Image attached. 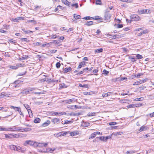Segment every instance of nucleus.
I'll use <instances>...</instances> for the list:
<instances>
[{
  "instance_id": "f257e3e1",
  "label": "nucleus",
  "mask_w": 154,
  "mask_h": 154,
  "mask_svg": "<svg viewBox=\"0 0 154 154\" xmlns=\"http://www.w3.org/2000/svg\"><path fill=\"white\" fill-rule=\"evenodd\" d=\"M130 18L132 21H137L140 20V17L137 14L131 15L130 16Z\"/></svg>"
},
{
  "instance_id": "f03ea898",
  "label": "nucleus",
  "mask_w": 154,
  "mask_h": 154,
  "mask_svg": "<svg viewBox=\"0 0 154 154\" xmlns=\"http://www.w3.org/2000/svg\"><path fill=\"white\" fill-rule=\"evenodd\" d=\"M66 113L65 112H51L50 113V114L51 116L63 115H66Z\"/></svg>"
},
{
  "instance_id": "7ed1b4c3",
  "label": "nucleus",
  "mask_w": 154,
  "mask_h": 154,
  "mask_svg": "<svg viewBox=\"0 0 154 154\" xmlns=\"http://www.w3.org/2000/svg\"><path fill=\"white\" fill-rule=\"evenodd\" d=\"M138 13L140 14H142L145 13H150L151 12L149 10L142 9L138 11Z\"/></svg>"
},
{
  "instance_id": "20e7f679",
  "label": "nucleus",
  "mask_w": 154,
  "mask_h": 154,
  "mask_svg": "<svg viewBox=\"0 0 154 154\" xmlns=\"http://www.w3.org/2000/svg\"><path fill=\"white\" fill-rule=\"evenodd\" d=\"M5 137L6 138L9 139H12L16 137L17 135L16 134H5Z\"/></svg>"
},
{
  "instance_id": "39448f33",
  "label": "nucleus",
  "mask_w": 154,
  "mask_h": 154,
  "mask_svg": "<svg viewBox=\"0 0 154 154\" xmlns=\"http://www.w3.org/2000/svg\"><path fill=\"white\" fill-rule=\"evenodd\" d=\"M111 138V137L106 136L104 137V136L100 137H99V139L101 141H106L107 139Z\"/></svg>"
},
{
  "instance_id": "423d86ee",
  "label": "nucleus",
  "mask_w": 154,
  "mask_h": 154,
  "mask_svg": "<svg viewBox=\"0 0 154 154\" xmlns=\"http://www.w3.org/2000/svg\"><path fill=\"white\" fill-rule=\"evenodd\" d=\"M12 128L10 127L8 128H5L2 127L1 131H15Z\"/></svg>"
},
{
  "instance_id": "0eeeda50",
  "label": "nucleus",
  "mask_w": 154,
  "mask_h": 154,
  "mask_svg": "<svg viewBox=\"0 0 154 154\" xmlns=\"http://www.w3.org/2000/svg\"><path fill=\"white\" fill-rule=\"evenodd\" d=\"M33 143V141L31 140H28L26 141L23 143V145L26 146L28 145L32 146Z\"/></svg>"
},
{
  "instance_id": "6e6552de",
  "label": "nucleus",
  "mask_w": 154,
  "mask_h": 154,
  "mask_svg": "<svg viewBox=\"0 0 154 154\" xmlns=\"http://www.w3.org/2000/svg\"><path fill=\"white\" fill-rule=\"evenodd\" d=\"M111 17L110 14L108 13H106L104 15V20H109Z\"/></svg>"
},
{
  "instance_id": "1a4fd4ad",
  "label": "nucleus",
  "mask_w": 154,
  "mask_h": 154,
  "mask_svg": "<svg viewBox=\"0 0 154 154\" xmlns=\"http://www.w3.org/2000/svg\"><path fill=\"white\" fill-rule=\"evenodd\" d=\"M113 93L112 92H110L105 94H102V96L103 97H106L111 95L113 94Z\"/></svg>"
},
{
  "instance_id": "9d476101",
  "label": "nucleus",
  "mask_w": 154,
  "mask_h": 154,
  "mask_svg": "<svg viewBox=\"0 0 154 154\" xmlns=\"http://www.w3.org/2000/svg\"><path fill=\"white\" fill-rule=\"evenodd\" d=\"M147 126L143 125L140 128V129L138 131V133H140L142 131H145L147 129Z\"/></svg>"
},
{
  "instance_id": "9b49d317",
  "label": "nucleus",
  "mask_w": 154,
  "mask_h": 154,
  "mask_svg": "<svg viewBox=\"0 0 154 154\" xmlns=\"http://www.w3.org/2000/svg\"><path fill=\"white\" fill-rule=\"evenodd\" d=\"M81 113L80 112H77V113H75V112H71L69 113H68L67 115L68 116H78L80 115Z\"/></svg>"
},
{
  "instance_id": "f8f14e48",
  "label": "nucleus",
  "mask_w": 154,
  "mask_h": 154,
  "mask_svg": "<svg viewBox=\"0 0 154 154\" xmlns=\"http://www.w3.org/2000/svg\"><path fill=\"white\" fill-rule=\"evenodd\" d=\"M23 19H24L22 17H18L17 18H12V20L14 22H18L19 21V20H23Z\"/></svg>"
},
{
  "instance_id": "ddd939ff",
  "label": "nucleus",
  "mask_w": 154,
  "mask_h": 154,
  "mask_svg": "<svg viewBox=\"0 0 154 154\" xmlns=\"http://www.w3.org/2000/svg\"><path fill=\"white\" fill-rule=\"evenodd\" d=\"M30 91L29 88L26 89L24 90H23L21 93L23 94H29Z\"/></svg>"
},
{
  "instance_id": "4468645a",
  "label": "nucleus",
  "mask_w": 154,
  "mask_h": 154,
  "mask_svg": "<svg viewBox=\"0 0 154 154\" xmlns=\"http://www.w3.org/2000/svg\"><path fill=\"white\" fill-rule=\"evenodd\" d=\"M138 104H131L128 105L127 107L128 108H132V107H137L138 106H139Z\"/></svg>"
},
{
  "instance_id": "2eb2a0df",
  "label": "nucleus",
  "mask_w": 154,
  "mask_h": 154,
  "mask_svg": "<svg viewBox=\"0 0 154 154\" xmlns=\"http://www.w3.org/2000/svg\"><path fill=\"white\" fill-rule=\"evenodd\" d=\"M48 143H38V147H46L48 145Z\"/></svg>"
},
{
  "instance_id": "dca6fc26",
  "label": "nucleus",
  "mask_w": 154,
  "mask_h": 154,
  "mask_svg": "<svg viewBox=\"0 0 154 154\" xmlns=\"http://www.w3.org/2000/svg\"><path fill=\"white\" fill-rule=\"evenodd\" d=\"M51 80L50 78H45L44 79H42L40 80H39L38 81V82H45V81H48L51 82Z\"/></svg>"
},
{
  "instance_id": "f3484780",
  "label": "nucleus",
  "mask_w": 154,
  "mask_h": 154,
  "mask_svg": "<svg viewBox=\"0 0 154 154\" xmlns=\"http://www.w3.org/2000/svg\"><path fill=\"white\" fill-rule=\"evenodd\" d=\"M76 101V100H75V99L72 98V99H71L69 100H66L65 101V102L66 103H70L72 101Z\"/></svg>"
},
{
  "instance_id": "a211bd4d",
  "label": "nucleus",
  "mask_w": 154,
  "mask_h": 154,
  "mask_svg": "<svg viewBox=\"0 0 154 154\" xmlns=\"http://www.w3.org/2000/svg\"><path fill=\"white\" fill-rule=\"evenodd\" d=\"M85 65V62L84 61H83L80 63L78 67V69H80L82 66H84Z\"/></svg>"
},
{
  "instance_id": "6ab92c4d",
  "label": "nucleus",
  "mask_w": 154,
  "mask_h": 154,
  "mask_svg": "<svg viewBox=\"0 0 154 154\" xmlns=\"http://www.w3.org/2000/svg\"><path fill=\"white\" fill-rule=\"evenodd\" d=\"M79 134V132L77 131H74L73 132H70L69 134L72 136H74Z\"/></svg>"
},
{
  "instance_id": "aec40b11",
  "label": "nucleus",
  "mask_w": 154,
  "mask_h": 154,
  "mask_svg": "<svg viewBox=\"0 0 154 154\" xmlns=\"http://www.w3.org/2000/svg\"><path fill=\"white\" fill-rule=\"evenodd\" d=\"M24 106H25V107L26 108V109H27L28 110V112L29 113V112H31V113H32V111H31V110L30 109V108L28 104H24Z\"/></svg>"
},
{
  "instance_id": "412c9836",
  "label": "nucleus",
  "mask_w": 154,
  "mask_h": 154,
  "mask_svg": "<svg viewBox=\"0 0 154 154\" xmlns=\"http://www.w3.org/2000/svg\"><path fill=\"white\" fill-rule=\"evenodd\" d=\"M103 51V48H100L99 49H97L95 50L94 51V52L95 54H97L100 53H101Z\"/></svg>"
},
{
  "instance_id": "4be33fe9",
  "label": "nucleus",
  "mask_w": 154,
  "mask_h": 154,
  "mask_svg": "<svg viewBox=\"0 0 154 154\" xmlns=\"http://www.w3.org/2000/svg\"><path fill=\"white\" fill-rule=\"evenodd\" d=\"M50 121L49 120H47V121L42 124V126L43 127L47 126H48V125H49L50 124Z\"/></svg>"
},
{
  "instance_id": "5701e85b",
  "label": "nucleus",
  "mask_w": 154,
  "mask_h": 154,
  "mask_svg": "<svg viewBox=\"0 0 154 154\" xmlns=\"http://www.w3.org/2000/svg\"><path fill=\"white\" fill-rule=\"evenodd\" d=\"M10 108L11 109H13L15 111H20V107H18L16 106H11Z\"/></svg>"
},
{
  "instance_id": "b1692460",
  "label": "nucleus",
  "mask_w": 154,
  "mask_h": 154,
  "mask_svg": "<svg viewBox=\"0 0 154 154\" xmlns=\"http://www.w3.org/2000/svg\"><path fill=\"white\" fill-rule=\"evenodd\" d=\"M60 120L59 119L57 118H54L52 119V122L54 124H55L56 123L60 122Z\"/></svg>"
},
{
  "instance_id": "393cba45",
  "label": "nucleus",
  "mask_w": 154,
  "mask_h": 154,
  "mask_svg": "<svg viewBox=\"0 0 154 154\" xmlns=\"http://www.w3.org/2000/svg\"><path fill=\"white\" fill-rule=\"evenodd\" d=\"M62 2L64 3L65 5L69 6H70V3L67 0H63L62 1Z\"/></svg>"
},
{
  "instance_id": "a878e982",
  "label": "nucleus",
  "mask_w": 154,
  "mask_h": 154,
  "mask_svg": "<svg viewBox=\"0 0 154 154\" xmlns=\"http://www.w3.org/2000/svg\"><path fill=\"white\" fill-rule=\"evenodd\" d=\"M72 70V68L70 67L69 68H65L64 69V71L65 72L67 73Z\"/></svg>"
},
{
  "instance_id": "bb28decb",
  "label": "nucleus",
  "mask_w": 154,
  "mask_h": 154,
  "mask_svg": "<svg viewBox=\"0 0 154 154\" xmlns=\"http://www.w3.org/2000/svg\"><path fill=\"white\" fill-rule=\"evenodd\" d=\"M10 148L12 150H16L17 146L13 145H11L9 146Z\"/></svg>"
},
{
  "instance_id": "cd10ccee",
  "label": "nucleus",
  "mask_w": 154,
  "mask_h": 154,
  "mask_svg": "<svg viewBox=\"0 0 154 154\" xmlns=\"http://www.w3.org/2000/svg\"><path fill=\"white\" fill-rule=\"evenodd\" d=\"M93 24V22L92 21H87L85 24V25L88 26H90L92 25Z\"/></svg>"
},
{
  "instance_id": "c85d7f7f",
  "label": "nucleus",
  "mask_w": 154,
  "mask_h": 154,
  "mask_svg": "<svg viewBox=\"0 0 154 154\" xmlns=\"http://www.w3.org/2000/svg\"><path fill=\"white\" fill-rule=\"evenodd\" d=\"M75 18V19L77 20L79 19H80L81 18V17L80 15H76V14H74L73 16Z\"/></svg>"
},
{
  "instance_id": "c756f323",
  "label": "nucleus",
  "mask_w": 154,
  "mask_h": 154,
  "mask_svg": "<svg viewBox=\"0 0 154 154\" xmlns=\"http://www.w3.org/2000/svg\"><path fill=\"white\" fill-rule=\"evenodd\" d=\"M128 59H131V61L132 62H134L136 61V60H135V58L133 56H129L128 57Z\"/></svg>"
},
{
  "instance_id": "7c9ffc66",
  "label": "nucleus",
  "mask_w": 154,
  "mask_h": 154,
  "mask_svg": "<svg viewBox=\"0 0 154 154\" xmlns=\"http://www.w3.org/2000/svg\"><path fill=\"white\" fill-rule=\"evenodd\" d=\"M96 136V134H95V133L94 132L89 137V139H91L93 138Z\"/></svg>"
},
{
  "instance_id": "2f4dec72",
  "label": "nucleus",
  "mask_w": 154,
  "mask_h": 154,
  "mask_svg": "<svg viewBox=\"0 0 154 154\" xmlns=\"http://www.w3.org/2000/svg\"><path fill=\"white\" fill-rule=\"evenodd\" d=\"M41 119L38 118H37L34 119V122L35 123H39L40 122Z\"/></svg>"
},
{
  "instance_id": "473e14b6",
  "label": "nucleus",
  "mask_w": 154,
  "mask_h": 154,
  "mask_svg": "<svg viewBox=\"0 0 154 154\" xmlns=\"http://www.w3.org/2000/svg\"><path fill=\"white\" fill-rule=\"evenodd\" d=\"M137 151L135 150L128 151L126 152V154H133L135 153Z\"/></svg>"
},
{
  "instance_id": "72a5a7b5",
  "label": "nucleus",
  "mask_w": 154,
  "mask_h": 154,
  "mask_svg": "<svg viewBox=\"0 0 154 154\" xmlns=\"http://www.w3.org/2000/svg\"><path fill=\"white\" fill-rule=\"evenodd\" d=\"M29 58V56L28 55H23V56L21 57V59L22 60H24L25 59H27Z\"/></svg>"
},
{
  "instance_id": "f704fd0d",
  "label": "nucleus",
  "mask_w": 154,
  "mask_h": 154,
  "mask_svg": "<svg viewBox=\"0 0 154 154\" xmlns=\"http://www.w3.org/2000/svg\"><path fill=\"white\" fill-rule=\"evenodd\" d=\"M45 92V91H41L40 92H33V93L35 94H44Z\"/></svg>"
},
{
  "instance_id": "c9c22d12",
  "label": "nucleus",
  "mask_w": 154,
  "mask_h": 154,
  "mask_svg": "<svg viewBox=\"0 0 154 154\" xmlns=\"http://www.w3.org/2000/svg\"><path fill=\"white\" fill-rule=\"evenodd\" d=\"M17 66L18 67V68L20 67H24L25 65V64H21V63H17Z\"/></svg>"
},
{
  "instance_id": "e433bc0d",
  "label": "nucleus",
  "mask_w": 154,
  "mask_h": 154,
  "mask_svg": "<svg viewBox=\"0 0 154 154\" xmlns=\"http://www.w3.org/2000/svg\"><path fill=\"white\" fill-rule=\"evenodd\" d=\"M115 36L116 38H119L123 37V35H119L116 34L115 35Z\"/></svg>"
},
{
  "instance_id": "4c0bfd02",
  "label": "nucleus",
  "mask_w": 154,
  "mask_h": 154,
  "mask_svg": "<svg viewBox=\"0 0 154 154\" xmlns=\"http://www.w3.org/2000/svg\"><path fill=\"white\" fill-rule=\"evenodd\" d=\"M72 122V121L67 120V121H66L64 123L63 122H62V123L64 125L65 124H68L71 123Z\"/></svg>"
},
{
  "instance_id": "58836bf2",
  "label": "nucleus",
  "mask_w": 154,
  "mask_h": 154,
  "mask_svg": "<svg viewBox=\"0 0 154 154\" xmlns=\"http://www.w3.org/2000/svg\"><path fill=\"white\" fill-rule=\"evenodd\" d=\"M33 143H32V146H33L34 147H38V143L37 142H35L33 141Z\"/></svg>"
},
{
  "instance_id": "ea45409f",
  "label": "nucleus",
  "mask_w": 154,
  "mask_h": 154,
  "mask_svg": "<svg viewBox=\"0 0 154 154\" xmlns=\"http://www.w3.org/2000/svg\"><path fill=\"white\" fill-rule=\"evenodd\" d=\"M136 57L137 59H141L143 58L142 56L139 54H137V55H136Z\"/></svg>"
},
{
  "instance_id": "a19ab883",
  "label": "nucleus",
  "mask_w": 154,
  "mask_h": 154,
  "mask_svg": "<svg viewBox=\"0 0 154 154\" xmlns=\"http://www.w3.org/2000/svg\"><path fill=\"white\" fill-rule=\"evenodd\" d=\"M9 67L11 69L15 70H16L18 69V67H17V66H9Z\"/></svg>"
},
{
  "instance_id": "79ce46f5",
  "label": "nucleus",
  "mask_w": 154,
  "mask_h": 154,
  "mask_svg": "<svg viewBox=\"0 0 154 154\" xmlns=\"http://www.w3.org/2000/svg\"><path fill=\"white\" fill-rule=\"evenodd\" d=\"M123 134V132H116L114 134V135L116 136L119 135H120L122 134Z\"/></svg>"
},
{
  "instance_id": "37998d69",
  "label": "nucleus",
  "mask_w": 154,
  "mask_h": 154,
  "mask_svg": "<svg viewBox=\"0 0 154 154\" xmlns=\"http://www.w3.org/2000/svg\"><path fill=\"white\" fill-rule=\"evenodd\" d=\"M44 152H50L52 153L53 152V151L51 148H49L48 149L46 150V151H45Z\"/></svg>"
},
{
  "instance_id": "c03bdc74",
  "label": "nucleus",
  "mask_w": 154,
  "mask_h": 154,
  "mask_svg": "<svg viewBox=\"0 0 154 154\" xmlns=\"http://www.w3.org/2000/svg\"><path fill=\"white\" fill-rule=\"evenodd\" d=\"M121 2H131L132 1V0H119Z\"/></svg>"
},
{
  "instance_id": "a18cd8bd",
  "label": "nucleus",
  "mask_w": 154,
  "mask_h": 154,
  "mask_svg": "<svg viewBox=\"0 0 154 154\" xmlns=\"http://www.w3.org/2000/svg\"><path fill=\"white\" fill-rule=\"evenodd\" d=\"M20 81L19 80H16L14 82V83H12V84H15V85H18V84L20 83Z\"/></svg>"
},
{
  "instance_id": "49530a36",
  "label": "nucleus",
  "mask_w": 154,
  "mask_h": 154,
  "mask_svg": "<svg viewBox=\"0 0 154 154\" xmlns=\"http://www.w3.org/2000/svg\"><path fill=\"white\" fill-rule=\"evenodd\" d=\"M91 18H92V17H91L89 16H87L84 17L83 18V19L86 20H88L91 19Z\"/></svg>"
},
{
  "instance_id": "de8ad7c7",
  "label": "nucleus",
  "mask_w": 154,
  "mask_h": 154,
  "mask_svg": "<svg viewBox=\"0 0 154 154\" xmlns=\"http://www.w3.org/2000/svg\"><path fill=\"white\" fill-rule=\"evenodd\" d=\"M96 3L97 5H100L101 4V0H96Z\"/></svg>"
},
{
  "instance_id": "09e8293b",
  "label": "nucleus",
  "mask_w": 154,
  "mask_h": 154,
  "mask_svg": "<svg viewBox=\"0 0 154 154\" xmlns=\"http://www.w3.org/2000/svg\"><path fill=\"white\" fill-rule=\"evenodd\" d=\"M95 112L91 113H89L88 114V116H95Z\"/></svg>"
},
{
  "instance_id": "8fccbe9b",
  "label": "nucleus",
  "mask_w": 154,
  "mask_h": 154,
  "mask_svg": "<svg viewBox=\"0 0 154 154\" xmlns=\"http://www.w3.org/2000/svg\"><path fill=\"white\" fill-rule=\"evenodd\" d=\"M143 73H138V74H137L136 76L137 78H139L140 76L142 75H143Z\"/></svg>"
},
{
  "instance_id": "3c124183",
  "label": "nucleus",
  "mask_w": 154,
  "mask_h": 154,
  "mask_svg": "<svg viewBox=\"0 0 154 154\" xmlns=\"http://www.w3.org/2000/svg\"><path fill=\"white\" fill-rule=\"evenodd\" d=\"M56 66L57 68H59L60 66V64L59 62H57L56 63Z\"/></svg>"
},
{
  "instance_id": "603ef678",
  "label": "nucleus",
  "mask_w": 154,
  "mask_h": 154,
  "mask_svg": "<svg viewBox=\"0 0 154 154\" xmlns=\"http://www.w3.org/2000/svg\"><path fill=\"white\" fill-rule=\"evenodd\" d=\"M9 41L11 43H12L13 44H14L15 45L16 44L15 43H16V42H15V41L14 40L11 39L9 40Z\"/></svg>"
},
{
  "instance_id": "864d4df0",
  "label": "nucleus",
  "mask_w": 154,
  "mask_h": 154,
  "mask_svg": "<svg viewBox=\"0 0 154 154\" xmlns=\"http://www.w3.org/2000/svg\"><path fill=\"white\" fill-rule=\"evenodd\" d=\"M21 148L19 146H17L16 150L18 152H20Z\"/></svg>"
},
{
  "instance_id": "5fc2aeb1",
  "label": "nucleus",
  "mask_w": 154,
  "mask_h": 154,
  "mask_svg": "<svg viewBox=\"0 0 154 154\" xmlns=\"http://www.w3.org/2000/svg\"><path fill=\"white\" fill-rule=\"evenodd\" d=\"M71 6L72 7L75 6L76 8H77L78 7V6L77 3L73 4L71 5Z\"/></svg>"
},
{
  "instance_id": "6e6d98bb",
  "label": "nucleus",
  "mask_w": 154,
  "mask_h": 154,
  "mask_svg": "<svg viewBox=\"0 0 154 154\" xmlns=\"http://www.w3.org/2000/svg\"><path fill=\"white\" fill-rule=\"evenodd\" d=\"M60 82V80H54V79H52L51 81V82Z\"/></svg>"
},
{
  "instance_id": "4d7b16f0",
  "label": "nucleus",
  "mask_w": 154,
  "mask_h": 154,
  "mask_svg": "<svg viewBox=\"0 0 154 154\" xmlns=\"http://www.w3.org/2000/svg\"><path fill=\"white\" fill-rule=\"evenodd\" d=\"M21 40L23 42H28V41L27 38H23L21 39Z\"/></svg>"
},
{
  "instance_id": "13d9d810",
  "label": "nucleus",
  "mask_w": 154,
  "mask_h": 154,
  "mask_svg": "<svg viewBox=\"0 0 154 154\" xmlns=\"http://www.w3.org/2000/svg\"><path fill=\"white\" fill-rule=\"evenodd\" d=\"M103 73L105 74L106 75L108 74V73H109V72L108 71H107L106 69H104L103 71Z\"/></svg>"
},
{
  "instance_id": "bf43d9fd",
  "label": "nucleus",
  "mask_w": 154,
  "mask_h": 154,
  "mask_svg": "<svg viewBox=\"0 0 154 154\" xmlns=\"http://www.w3.org/2000/svg\"><path fill=\"white\" fill-rule=\"evenodd\" d=\"M147 80V79H145L141 80H140V84L144 83V82H146Z\"/></svg>"
},
{
  "instance_id": "052dcab7",
  "label": "nucleus",
  "mask_w": 154,
  "mask_h": 154,
  "mask_svg": "<svg viewBox=\"0 0 154 154\" xmlns=\"http://www.w3.org/2000/svg\"><path fill=\"white\" fill-rule=\"evenodd\" d=\"M2 93L3 94H2L3 95L4 97H6L9 96V94H7L4 93Z\"/></svg>"
},
{
  "instance_id": "680f3d73",
  "label": "nucleus",
  "mask_w": 154,
  "mask_h": 154,
  "mask_svg": "<svg viewBox=\"0 0 154 154\" xmlns=\"http://www.w3.org/2000/svg\"><path fill=\"white\" fill-rule=\"evenodd\" d=\"M140 84V81L136 82L134 83L133 85H138Z\"/></svg>"
},
{
  "instance_id": "e2e57ef3",
  "label": "nucleus",
  "mask_w": 154,
  "mask_h": 154,
  "mask_svg": "<svg viewBox=\"0 0 154 154\" xmlns=\"http://www.w3.org/2000/svg\"><path fill=\"white\" fill-rule=\"evenodd\" d=\"M117 28H122V27H123V25L122 24H117Z\"/></svg>"
},
{
  "instance_id": "0e129e2a",
  "label": "nucleus",
  "mask_w": 154,
  "mask_h": 154,
  "mask_svg": "<svg viewBox=\"0 0 154 154\" xmlns=\"http://www.w3.org/2000/svg\"><path fill=\"white\" fill-rule=\"evenodd\" d=\"M122 49L124 51V52H129V50L127 48H122Z\"/></svg>"
},
{
  "instance_id": "69168bd1",
  "label": "nucleus",
  "mask_w": 154,
  "mask_h": 154,
  "mask_svg": "<svg viewBox=\"0 0 154 154\" xmlns=\"http://www.w3.org/2000/svg\"><path fill=\"white\" fill-rule=\"evenodd\" d=\"M74 106H67V107L68 108L70 109H74Z\"/></svg>"
},
{
  "instance_id": "338daca9",
  "label": "nucleus",
  "mask_w": 154,
  "mask_h": 154,
  "mask_svg": "<svg viewBox=\"0 0 154 154\" xmlns=\"http://www.w3.org/2000/svg\"><path fill=\"white\" fill-rule=\"evenodd\" d=\"M117 124V123L115 122H111L109 123V125H114Z\"/></svg>"
},
{
  "instance_id": "774afa93",
  "label": "nucleus",
  "mask_w": 154,
  "mask_h": 154,
  "mask_svg": "<svg viewBox=\"0 0 154 154\" xmlns=\"http://www.w3.org/2000/svg\"><path fill=\"white\" fill-rule=\"evenodd\" d=\"M149 115L151 118L154 117V112L152 113H150Z\"/></svg>"
}]
</instances>
